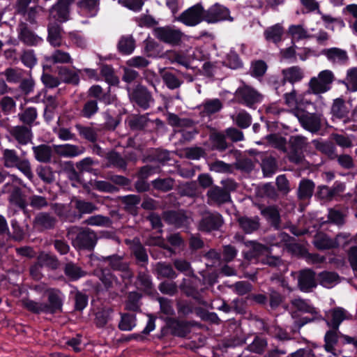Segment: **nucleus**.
<instances>
[{"instance_id": "a211bd4d", "label": "nucleus", "mask_w": 357, "mask_h": 357, "mask_svg": "<svg viewBox=\"0 0 357 357\" xmlns=\"http://www.w3.org/2000/svg\"><path fill=\"white\" fill-rule=\"evenodd\" d=\"M178 20L187 26H195L204 20V8L200 3H197L185 10L178 17Z\"/></svg>"}, {"instance_id": "e433bc0d", "label": "nucleus", "mask_w": 357, "mask_h": 357, "mask_svg": "<svg viewBox=\"0 0 357 357\" xmlns=\"http://www.w3.org/2000/svg\"><path fill=\"white\" fill-rule=\"evenodd\" d=\"M349 109L343 99L334 100L331 107V114L333 118L342 120L344 123H348L349 121Z\"/></svg>"}, {"instance_id": "774afa93", "label": "nucleus", "mask_w": 357, "mask_h": 357, "mask_svg": "<svg viewBox=\"0 0 357 357\" xmlns=\"http://www.w3.org/2000/svg\"><path fill=\"white\" fill-rule=\"evenodd\" d=\"M345 85L348 91H357V67L347 70Z\"/></svg>"}, {"instance_id": "39448f33", "label": "nucleus", "mask_w": 357, "mask_h": 357, "mask_svg": "<svg viewBox=\"0 0 357 357\" xmlns=\"http://www.w3.org/2000/svg\"><path fill=\"white\" fill-rule=\"evenodd\" d=\"M297 117L302 127L306 130L317 133L321 128V115L317 113H310L307 111L297 108L292 111Z\"/></svg>"}, {"instance_id": "cd10ccee", "label": "nucleus", "mask_w": 357, "mask_h": 357, "mask_svg": "<svg viewBox=\"0 0 357 357\" xmlns=\"http://www.w3.org/2000/svg\"><path fill=\"white\" fill-rule=\"evenodd\" d=\"M47 40L54 47H59L63 41V29L60 23L50 21L47 24Z\"/></svg>"}, {"instance_id": "2eb2a0df", "label": "nucleus", "mask_w": 357, "mask_h": 357, "mask_svg": "<svg viewBox=\"0 0 357 357\" xmlns=\"http://www.w3.org/2000/svg\"><path fill=\"white\" fill-rule=\"evenodd\" d=\"M154 34L160 41L172 45H178L183 36L180 30L169 26L157 27L154 29Z\"/></svg>"}, {"instance_id": "58836bf2", "label": "nucleus", "mask_w": 357, "mask_h": 357, "mask_svg": "<svg viewBox=\"0 0 357 357\" xmlns=\"http://www.w3.org/2000/svg\"><path fill=\"white\" fill-rule=\"evenodd\" d=\"M107 167H113L122 171L127 170V160L115 150H112L105 154Z\"/></svg>"}, {"instance_id": "412c9836", "label": "nucleus", "mask_w": 357, "mask_h": 357, "mask_svg": "<svg viewBox=\"0 0 357 357\" xmlns=\"http://www.w3.org/2000/svg\"><path fill=\"white\" fill-rule=\"evenodd\" d=\"M232 21L233 17L229 15L228 9L215 4L211 6L208 10H204V20L208 23H215L222 20Z\"/></svg>"}, {"instance_id": "79ce46f5", "label": "nucleus", "mask_w": 357, "mask_h": 357, "mask_svg": "<svg viewBox=\"0 0 357 357\" xmlns=\"http://www.w3.org/2000/svg\"><path fill=\"white\" fill-rule=\"evenodd\" d=\"M32 151L34 154L35 159L43 163H49L52 157V147L47 144H40L33 146Z\"/></svg>"}, {"instance_id": "bb28decb", "label": "nucleus", "mask_w": 357, "mask_h": 357, "mask_svg": "<svg viewBox=\"0 0 357 357\" xmlns=\"http://www.w3.org/2000/svg\"><path fill=\"white\" fill-rule=\"evenodd\" d=\"M236 222L239 228L247 234L257 231L261 227V219L259 216L240 215L237 218Z\"/></svg>"}, {"instance_id": "37998d69", "label": "nucleus", "mask_w": 357, "mask_h": 357, "mask_svg": "<svg viewBox=\"0 0 357 357\" xmlns=\"http://www.w3.org/2000/svg\"><path fill=\"white\" fill-rule=\"evenodd\" d=\"M315 185L314 182L310 179H303L298 188L297 196L301 201L309 199L313 195Z\"/></svg>"}, {"instance_id": "2f4dec72", "label": "nucleus", "mask_w": 357, "mask_h": 357, "mask_svg": "<svg viewBox=\"0 0 357 357\" xmlns=\"http://www.w3.org/2000/svg\"><path fill=\"white\" fill-rule=\"evenodd\" d=\"M63 271L66 277L70 281H77L87 275L78 264L72 261H67L63 264Z\"/></svg>"}, {"instance_id": "c9c22d12", "label": "nucleus", "mask_w": 357, "mask_h": 357, "mask_svg": "<svg viewBox=\"0 0 357 357\" xmlns=\"http://www.w3.org/2000/svg\"><path fill=\"white\" fill-rule=\"evenodd\" d=\"M261 214L276 229L280 228L281 217L277 206H268L261 209Z\"/></svg>"}, {"instance_id": "dca6fc26", "label": "nucleus", "mask_w": 357, "mask_h": 357, "mask_svg": "<svg viewBox=\"0 0 357 357\" xmlns=\"http://www.w3.org/2000/svg\"><path fill=\"white\" fill-rule=\"evenodd\" d=\"M348 237L346 234H339L335 238H331L326 234L319 232L314 236L313 243L318 250H330L340 246L341 238L347 240Z\"/></svg>"}, {"instance_id": "3c124183", "label": "nucleus", "mask_w": 357, "mask_h": 357, "mask_svg": "<svg viewBox=\"0 0 357 357\" xmlns=\"http://www.w3.org/2000/svg\"><path fill=\"white\" fill-rule=\"evenodd\" d=\"M317 280L321 285L331 287L339 282L340 277L335 272L323 271L318 274Z\"/></svg>"}, {"instance_id": "ea45409f", "label": "nucleus", "mask_w": 357, "mask_h": 357, "mask_svg": "<svg viewBox=\"0 0 357 357\" xmlns=\"http://www.w3.org/2000/svg\"><path fill=\"white\" fill-rule=\"evenodd\" d=\"M312 142L317 151L327 156L330 160H335L337 157L336 147L332 142L314 139Z\"/></svg>"}, {"instance_id": "7ed1b4c3", "label": "nucleus", "mask_w": 357, "mask_h": 357, "mask_svg": "<svg viewBox=\"0 0 357 357\" xmlns=\"http://www.w3.org/2000/svg\"><path fill=\"white\" fill-rule=\"evenodd\" d=\"M96 259L99 262L107 263L111 271L120 272V279L125 286L130 283L134 278V271L130 267V262L126 259L125 254H113L108 256L96 257Z\"/></svg>"}, {"instance_id": "9d476101", "label": "nucleus", "mask_w": 357, "mask_h": 357, "mask_svg": "<svg viewBox=\"0 0 357 357\" xmlns=\"http://www.w3.org/2000/svg\"><path fill=\"white\" fill-rule=\"evenodd\" d=\"M98 236L96 231L88 227L80 229L75 238L73 240V245L79 250H93L97 243Z\"/></svg>"}, {"instance_id": "4be33fe9", "label": "nucleus", "mask_w": 357, "mask_h": 357, "mask_svg": "<svg viewBox=\"0 0 357 357\" xmlns=\"http://www.w3.org/2000/svg\"><path fill=\"white\" fill-rule=\"evenodd\" d=\"M57 223L56 218L47 212L38 213L33 221V227L40 231L54 229Z\"/></svg>"}, {"instance_id": "bf43d9fd", "label": "nucleus", "mask_w": 357, "mask_h": 357, "mask_svg": "<svg viewBox=\"0 0 357 357\" xmlns=\"http://www.w3.org/2000/svg\"><path fill=\"white\" fill-rule=\"evenodd\" d=\"M38 177L46 184H51L55 180L54 173L50 166L40 165L36 169Z\"/></svg>"}, {"instance_id": "052dcab7", "label": "nucleus", "mask_w": 357, "mask_h": 357, "mask_svg": "<svg viewBox=\"0 0 357 357\" xmlns=\"http://www.w3.org/2000/svg\"><path fill=\"white\" fill-rule=\"evenodd\" d=\"M135 47V41L131 36L122 37L118 43V50L123 54H131Z\"/></svg>"}, {"instance_id": "09e8293b", "label": "nucleus", "mask_w": 357, "mask_h": 357, "mask_svg": "<svg viewBox=\"0 0 357 357\" xmlns=\"http://www.w3.org/2000/svg\"><path fill=\"white\" fill-rule=\"evenodd\" d=\"M45 60L54 65L57 63L67 64L73 62L68 52L59 49L54 50L50 56H47Z\"/></svg>"}, {"instance_id": "13d9d810", "label": "nucleus", "mask_w": 357, "mask_h": 357, "mask_svg": "<svg viewBox=\"0 0 357 357\" xmlns=\"http://www.w3.org/2000/svg\"><path fill=\"white\" fill-rule=\"evenodd\" d=\"M101 76L105 81L110 85H117L119 83V77L115 75L114 70L111 66L103 64L100 67Z\"/></svg>"}, {"instance_id": "aec40b11", "label": "nucleus", "mask_w": 357, "mask_h": 357, "mask_svg": "<svg viewBox=\"0 0 357 357\" xmlns=\"http://www.w3.org/2000/svg\"><path fill=\"white\" fill-rule=\"evenodd\" d=\"M126 243L130 245V255L135 258L136 264L145 267L149 261V255L139 239L135 238L132 241H126Z\"/></svg>"}, {"instance_id": "4d7b16f0", "label": "nucleus", "mask_w": 357, "mask_h": 357, "mask_svg": "<svg viewBox=\"0 0 357 357\" xmlns=\"http://www.w3.org/2000/svg\"><path fill=\"white\" fill-rule=\"evenodd\" d=\"M99 110L98 101L95 99H89L83 105L80 111V115L82 117L90 119L95 115Z\"/></svg>"}, {"instance_id": "f704fd0d", "label": "nucleus", "mask_w": 357, "mask_h": 357, "mask_svg": "<svg viewBox=\"0 0 357 357\" xmlns=\"http://www.w3.org/2000/svg\"><path fill=\"white\" fill-rule=\"evenodd\" d=\"M282 83L284 84L289 82L292 84L298 82L304 77V72L302 68L298 66L287 68L282 70Z\"/></svg>"}, {"instance_id": "a878e982", "label": "nucleus", "mask_w": 357, "mask_h": 357, "mask_svg": "<svg viewBox=\"0 0 357 357\" xmlns=\"http://www.w3.org/2000/svg\"><path fill=\"white\" fill-rule=\"evenodd\" d=\"M209 129V140L211 143L212 149L219 151H225L231 144L227 141V136L225 132L218 131L213 127H208Z\"/></svg>"}, {"instance_id": "c03bdc74", "label": "nucleus", "mask_w": 357, "mask_h": 357, "mask_svg": "<svg viewBox=\"0 0 357 357\" xmlns=\"http://www.w3.org/2000/svg\"><path fill=\"white\" fill-rule=\"evenodd\" d=\"M79 135L84 139L94 144L98 139V129L92 126L76 124L75 126Z\"/></svg>"}, {"instance_id": "393cba45", "label": "nucleus", "mask_w": 357, "mask_h": 357, "mask_svg": "<svg viewBox=\"0 0 357 357\" xmlns=\"http://www.w3.org/2000/svg\"><path fill=\"white\" fill-rule=\"evenodd\" d=\"M316 273L311 269H303L298 272V286L302 291L309 292L317 287Z\"/></svg>"}, {"instance_id": "680f3d73", "label": "nucleus", "mask_w": 357, "mask_h": 357, "mask_svg": "<svg viewBox=\"0 0 357 357\" xmlns=\"http://www.w3.org/2000/svg\"><path fill=\"white\" fill-rule=\"evenodd\" d=\"M267 142L275 149L287 153V140L284 137L278 134H271L266 137Z\"/></svg>"}, {"instance_id": "5701e85b", "label": "nucleus", "mask_w": 357, "mask_h": 357, "mask_svg": "<svg viewBox=\"0 0 357 357\" xmlns=\"http://www.w3.org/2000/svg\"><path fill=\"white\" fill-rule=\"evenodd\" d=\"M9 133L20 145L28 144L33 138L31 127L25 125L12 127L9 130Z\"/></svg>"}, {"instance_id": "49530a36", "label": "nucleus", "mask_w": 357, "mask_h": 357, "mask_svg": "<svg viewBox=\"0 0 357 357\" xmlns=\"http://www.w3.org/2000/svg\"><path fill=\"white\" fill-rule=\"evenodd\" d=\"M261 167L264 176L269 177L275 173L278 169L276 159L271 155H265L261 159Z\"/></svg>"}, {"instance_id": "6e6d98bb", "label": "nucleus", "mask_w": 357, "mask_h": 357, "mask_svg": "<svg viewBox=\"0 0 357 357\" xmlns=\"http://www.w3.org/2000/svg\"><path fill=\"white\" fill-rule=\"evenodd\" d=\"M38 116L37 110L33 107L25 108L21 113L18 114L20 121L23 125L31 127Z\"/></svg>"}, {"instance_id": "5fc2aeb1", "label": "nucleus", "mask_w": 357, "mask_h": 357, "mask_svg": "<svg viewBox=\"0 0 357 357\" xmlns=\"http://www.w3.org/2000/svg\"><path fill=\"white\" fill-rule=\"evenodd\" d=\"M155 271L158 276L162 278L174 279L177 277L172 265L165 262H158L155 265Z\"/></svg>"}, {"instance_id": "0eeeda50", "label": "nucleus", "mask_w": 357, "mask_h": 357, "mask_svg": "<svg viewBox=\"0 0 357 357\" xmlns=\"http://www.w3.org/2000/svg\"><path fill=\"white\" fill-rule=\"evenodd\" d=\"M93 275L98 278L107 291L122 290L126 287L121 279L108 268H96L93 271Z\"/></svg>"}, {"instance_id": "20e7f679", "label": "nucleus", "mask_w": 357, "mask_h": 357, "mask_svg": "<svg viewBox=\"0 0 357 357\" xmlns=\"http://www.w3.org/2000/svg\"><path fill=\"white\" fill-rule=\"evenodd\" d=\"M2 162L4 167L17 168L29 180L32 181L33 174L28 159L22 158L15 149H5L2 151Z\"/></svg>"}, {"instance_id": "c756f323", "label": "nucleus", "mask_w": 357, "mask_h": 357, "mask_svg": "<svg viewBox=\"0 0 357 357\" xmlns=\"http://www.w3.org/2000/svg\"><path fill=\"white\" fill-rule=\"evenodd\" d=\"M8 201L12 206H15L24 211L26 209V195L19 186L15 185L12 188L9 192Z\"/></svg>"}, {"instance_id": "72a5a7b5", "label": "nucleus", "mask_w": 357, "mask_h": 357, "mask_svg": "<svg viewBox=\"0 0 357 357\" xmlns=\"http://www.w3.org/2000/svg\"><path fill=\"white\" fill-rule=\"evenodd\" d=\"M292 310L291 315L293 318L297 317V312H301L305 313H309L310 314H319L316 309L308 304L305 300L301 298H294L290 301Z\"/></svg>"}, {"instance_id": "6ab92c4d", "label": "nucleus", "mask_w": 357, "mask_h": 357, "mask_svg": "<svg viewBox=\"0 0 357 357\" xmlns=\"http://www.w3.org/2000/svg\"><path fill=\"white\" fill-rule=\"evenodd\" d=\"M130 100L145 109L149 107L150 102L153 100L151 93L141 84H138L132 89Z\"/></svg>"}, {"instance_id": "8fccbe9b", "label": "nucleus", "mask_w": 357, "mask_h": 357, "mask_svg": "<svg viewBox=\"0 0 357 357\" xmlns=\"http://www.w3.org/2000/svg\"><path fill=\"white\" fill-rule=\"evenodd\" d=\"M88 97L100 101H104L106 104H110V95L109 91L104 92L102 88L99 85H93L88 91Z\"/></svg>"}, {"instance_id": "423d86ee", "label": "nucleus", "mask_w": 357, "mask_h": 357, "mask_svg": "<svg viewBox=\"0 0 357 357\" xmlns=\"http://www.w3.org/2000/svg\"><path fill=\"white\" fill-rule=\"evenodd\" d=\"M288 160L294 164H301L305 160L303 149L307 146V138L301 135L291 136L289 140Z\"/></svg>"}, {"instance_id": "9b49d317", "label": "nucleus", "mask_w": 357, "mask_h": 357, "mask_svg": "<svg viewBox=\"0 0 357 357\" xmlns=\"http://www.w3.org/2000/svg\"><path fill=\"white\" fill-rule=\"evenodd\" d=\"M75 0H57L49 10L48 20L58 23L67 22L70 19V6Z\"/></svg>"}, {"instance_id": "603ef678", "label": "nucleus", "mask_w": 357, "mask_h": 357, "mask_svg": "<svg viewBox=\"0 0 357 357\" xmlns=\"http://www.w3.org/2000/svg\"><path fill=\"white\" fill-rule=\"evenodd\" d=\"M284 33V29L280 24H275L266 29L264 36L268 41L277 43L282 40Z\"/></svg>"}, {"instance_id": "7c9ffc66", "label": "nucleus", "mask_w": 357, "mask_h": 357, "mask_svg": "<svg viewBox=\"0 0 357 357\" xmlns=\"http://www.w3.org/2000/svg\"><path fill=\"white\" fill-rule=\"evenodd\" d=\"M57 73L60 81L65 84L77 86L79 83V70H75L67 66H61L57 67Z\"/></svg>"}, {"instance_id": "0e129e2a", "label": "nucleus", "mask_w": 357, "mask_h": 357, "mask_svg": "<svg viewBox=\"0 0 357 357\" xmlns=\"http://www.w3.org/2000/svg\"><path fill=\"white\" fill-rule=\"evenodd\" d=\"M61 171L65 173L69 180L75 182H80V175L78 170H76L72 161H66L61 165Z\"/></svg>"}, {"instance_id": "b1692460", "label": "nucleus", "mask_w": 357, "mask_h": 357, "mask_svg": "<svg viewBox=\"0 0 357 357\" xmlns=\"http://www.w3.org/2000/svg\"><path fill=\"white\" fill-rule=\"evenodd\" d=\"M351 315L342 307H336L330 310L327 314L326 324L334 329H339L341 323L351 319Z\"/></svg>"}, {"instance_id": "de8ad7c7", "label": "nucleus", "mask_w": 357, "mask_h": 357, "mask_svg": "<svg viewBox=\"0 0 357 357\" xmlns=\"http://www.w3.org/2000/svg\"><path fill=\"white\" fill-rule=\"evenodd\" d=\"M159 73L163 82L168 89L174 90L178 89L181 86L183 81L178 79L172 73L167 71L165 69L160 70Z\"/></svg>"}, {"instance_id": "1a4fd4ad", "label": "nucleus", "mask_w": 357, "mask_h": 357, "mask_svg": "<svg viewBox=\"0 0 357 357\" xmlns=\"http://www.w3.org/2000/svg\"><path fill=\"white\" fill-rule=\"evenodd\" d=\"M192 326L190 321L167 317L165 319V326L161 330V336L164 337L170 333L174 336L185 337L190 333Z\"/></svg>"}, {"instance_id": "f257e3e1", "label": "nucleus", "mask_w": 357, "mask_h": 357, "mask_svg": "<svg viewBox=\"0 0 357 357\" xmlns=\"http://www.w3.org/2000/svg\"><path fill=\"white\" fill-rule=\"evenodd\" d=\"M47 296V302H37L29 298L21 301L22 306L33 314H56L62 312L63 301L61 291L58 289L48 288L45 291Z\"/></svg>"}, {"instance_id": "a18cd8bd", "label": "nucleus", "mask_w": 357, "mask_h": 357, "mask_svg": "<svg viewBox=\"0 0 357 357\" xmlns=\"http://www.w3.org/2000/svg\"><path fill=\"white\" fill-rule=\"evenodd\" d=\"M123 209L128 213L136 215L137 214V205L139 204L141 198L139 195H129L120 197Z\"/></svg>"}, {"instance_id": "e2e57ef3", "label": "nucleus", "mask_w": 357, "mask_h": 357, "mask_svg": "<svg viewBox=\"0 0 357 357\" xmlns=\"http://www.w3.org/2000/svg\"><path fill=\"white\" fill-rule=\"evenodd\" d=\"M232 120L235 122V124L241 129H245L252 123V117L245 110H241L236 116H231Z\"/></svg>"}, {"instance_id": "f8f14e48", "label": "nucleus", "mask_w": 357, "mask_h": 357, "mask_svg": "<svg viewBox=\"0 0 357 357\" xmlns=\"http://www.w3.org/2000/svg\"><path fill=\"white\" fill-rule=\"evenodd\" d=\"M234 98L238 103L252 107L261 100L262 96L254 88L244 84L237 89Z\"/></svg>"}, {"instance_id": "69168bd1", "label": "nucleus", "mask_w": 357, "mask_h": 357, "mask_svg": "<svg viewBox=\"0 0 357 357\" xmlns=\"http://www.w3.org/2000/svg\"><path fill=\"white\" fill-rule=\"evenodd\" d=\"M141 297V294L136 291L130 292L126 301V310L132 312L139 311Z\"/></svg>"}, {"instance_id": "a19ab883", "label": "nucleus", "mask_w": 357, "mask_h": 357, "mask_svg": "<svg viewBox=\"0 0 357 357\" xmlns=\"http://www.w3.org/2000/svg\"><path fill=\"white\" fill-rule=\"evenodd\" d=\"M175 179L167 176L165 178L158 177L151 182L153 190L160 192H167L174 189L175 185Z\"/></svg>"}, {"instance_id": "473e14b6", "label": "nucleus", "mask_w": 357, "mask_h": 357, "mask_svg": "<svg viewBox=\"0 0 357 357\" xmlns=\"http://www.w3.org/2000/svg\"><path fill=\"white\" fill-rule=\"evenodd\" d=\"M222 107L223 103L218 98L206 100L199 106L200 115L202 117H209L219 112Z\"/></svg>"}, {"instance_id": "4c0bfd02", "label": "nucleus", "mask_w": 357, "mask_h": 357, "mask_svg": "<svg viewBox=\"0 0 357 357\" xmlns=\"http://www.w3.org/2000/svg\"><path fill=\"white\" fill-rule=\"evenodd\" d=\"M321 54L326 56L333 63H344L349 59L347 52L337 47L324 49L321 51Z\"/></svg>"}, {"instance_id": "864d4df0", "label": "nucleus", "mask_w": 357, "mask_h": 357, "mask_svg": "<svg viewBox=\"0 0 357 357\" xmlns=\"http://www.w3.org/2000/svg\"><path fill=\"white\" fill-rule=\"evenodd\" d=\"M18 83V91L24 96V100L26 101V97L32 93L34 91L35 81L33 78L29 75L26 77H22Z\"/></svg>"}, {"instance_id": "f3484780", "label": "nucleus", "mask_w": 357, "mask_h": 357, "mask_svg": "<svg viewBox=\"0 0 357 357\" xmlns=\"http://www.w3.org/2000/svg\"><path fill=\"white\" fill-rule=\"evenodd\" d=\"M17 30L19 40L26 46H36L42 41V38L25 22H20Z\"/></svg>"}, {"instance_id": "ddd939ff", "label": "nucleus", "mask_w": 357, "mask_h": 357, "mask_svg": "<svg viewBox=\"0 0 357 357\" xmlns=\"http://www.w3.org/2000/svg\"><path fill=\"white\" fill-rule=\"evenodd\" d=\"M31 1L32 0H16L14 9L16 14L23 16L31 24H36V17L42 8L39 6L30 7Z\"/></svg>"}, {"instance_id": "4468645a", "label": "nucleus", "mask_w": 357, "mask_h": 357, "mask_svg": "<svg viewBox=\"0 0 357 357\" xmlns=\"http://www.w3.org/2000/svg\"><path fill=\"white\" fill-rule=\"evenodd\" d=\"M162 218L165 222L176 228H188L192 222L191 216L183 210L165 211Z\"/></svg>"}, {"instance_id": "f03ea898", "label": "nucleus", "mask_w": 357, "mask_h": 357, "mask_svg": "<svg viewBox=\"0 0 357 357\" xmlns=\"http://www.w3.org/2000/svg\"><path fill=\"white\" fill-rule=\"evenodd\" d=\"M222 186L215 185L206 193V203L209 206H221L231 202V193L236 190L238 183L231 178L222 180Z\"/></svg>"}, {"instance_id": "338daca9", "label": "nucleus", "mask_w": 357, "mask_h": 357, "mask_svg": "<svg viewBox=\"0 0 357 357\" xmlns=\"http://www.w3.org/2000/svg\"><path fill=\"white\" fill-rule=\"evenodd\" d=\"M169 160V153L167 151L157 149L149 154L143 160L144 162H157L160 164H165Z\"/></svg>"}, {"instance_id": "c85d7f7f", "label": "nucleus", "mask_w": 357, "mask_h": 357, "mask_svg": "<svg viewBox=\"0 0 357 357\" xmlns=\"http://www.w3.org/2000/svg\"><path fill=\"white\" fill-rule=\"evenodd\" d=\"M54 151L60 157L75 158L82 155L85 152V148L71 144L55 145Z\"/></svg>"}, {"instance_id": "6e6552de", "label": "nucleus", "mask_w": 357, "mask_h": 357, "mask_svg": "<svg viewBox=\"0 0 357 357\" xmlns=\"http://www.w3.org/2000/svg\"><path fill=\"white\" fill-rule=\"evenodd\" d=\"M222 215L218 212L205 211L198 222L197 229L202 232L210 233L219 230L224 225Z\"/></svg>"}]
</instances>
